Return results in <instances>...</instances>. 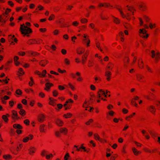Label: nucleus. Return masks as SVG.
<instances>
[{
	"label": "nucleus",
	"mask_w": 160,
	"mask_h": 160,
	"mask_svg": "<svg viewBox=\"0 0 160 160\" xmlns=\"http://www.w3.org/2000/svg\"><path fill=\"white\" fill-rule=\"evenodd\" d=\"M20 31L22 34L24 36L27 34L31 33L32 32V31L30 28L24 25V24H21L20 28Z\"/></svg>",
	"instance_id": "1"
},
{
	"label": "nucleus",
	"mask_w": 160,
	"mask_h": 160,
	"mask_svg": "<svg viewBox=\"0 0 160 160\" xmlns=\"http://www.w3.org/2000/svg\"><path fill=\"white\" fill-rule=\"evenodd\" d=\"M89 53V51L88 50H87L82 56V64L84 65L86 63Z\"/></svg>",
	"instance_id": "2"
},
{
	"label": "nucleus",
	"mask_w": 160,
	"mask_h": 160,
	"mask_svg": "<svg viewBox=\"0 0 160 160\" xmlns=\"http://www.w3.org/2000/svg\"><path fill=\"white\" fill-rule=\"evenodd\" d=\"M147 109L152 114H155L156 109L154 106L153 105L149 106L147 107Z\"/></svg>",
	"instance_id": "3"
},
{
	"label": "nucleus",
	"mask_w": 160,
	"mask_h": 160,
	"mask_svg": "<svg viewBox=\"0 0 160 160\" xmlns=\"http://www.w3.org/2000/svg\"><path fill=\"white\" fill-rule=\"evenodd\" d=\"M138 6L139 9L142 11H144L147 10V7L146 6V4L144 2H141L140 3Z\"/></svg>",
	"instance_id": "4"
},
{
	"label": "nucleus",
	"mask_w": 160,
	"mask_h": 160,
	"mask_svg": "<svg viewBox=\"0 0 160 160\" xmlns=\"http://www.w3.org/2000/svg\"><path fill=\"white\" fill-rule=\"evenodd\" d=\"M39 129L40 132L45 133L47 130V128L45 124H42L39 126Z\"/></svg>",
	"instance_id": "5"
},
{
	"label": "nucleus",
	"mask_w": 160,
	"mask_h": 160,
	"mask_svg": "<svg viewBox=\"0 0 160 160\" xmlns=\"http://www.w3.org/2000/svg\"><path fill=\"white\" fill-rule=\"evenodd\" d=\"M136 78L137 80L139 82H143L145 81V77L142 75L137 74Z\"/></svg>",
	"instance_id": "6"
},
{
	"label": "nucleus",
	"mask_w": 160,
	"mask_h": 160,
	"mask_svg": "<svg viewBox=\"0 0 160 160\" xmlns=\"http://www.w3.org/2000/svg\"><path fill=\"white\" fill-rule=\"evenodd\" d=\"M112 75V73L109 71H106L105 73V76L106 77V79L107 81L110 80Z\"/></svg>",
	"instance_id": "7"
},
{
	"label": "nucleus",
	"mask_w": 160,
	"mask_h": 160,
	"mask_svg": "<svg viewBox=\"0 0 160 160\" xmlns=\"http://www.w3.org/2000/svg\"><path fill=\"white\" fill-rule=\"evenodd\" d=\"M33 138V136L32 134H29L28 136L22 139V142H27L29 140H32Z\"/></svg>",
	"instance_id": "8"
},
{
	"label": "nucleus",
	"mask_w": 160,
	"mask_h": 160,
	"mask_svg": "<svg viewBox=\"0 0 160 160\" xmlns=\"http://www.w3.org/2000/svg\"><path fill=\"white\" fill-rule=\"evenodd\" d=\"M12 115L14 116H12V118L13 119H16L17 120H18L20 119V118L18 117V114L17 112L15 110H12Z\"/></svg>",
	"instance_id": "9"
},
{
	"label": "nucleus",
	"mask_w": 160,
	"mask_h": 160,
	"mask_svg": "<svg viewBox=\"0 0 160 160\" xmlns=\"http://www.w3.org/2000/svg\"><path fill=\"white\" fill-rule=\"evenodd\" d=\"M138 67L140 69H143V68L144 64L142 59L140 58L138 59Z\"/></svg>",
	"instance_id": "10"
},
{
	"label": "nucleus",
	"mask_w": 160,
	"mask_h": 160,
	"mask_svg": "<svg viewBox=\"0 0 160 160\" xmlns=\"http://www.w3.org/2000/svg\"><path fill=\"white\" fill-rule=\"evenodd\" d=\"M45 119V116L43 114H40L38 116V120L40 122H42Z\"/></svg>",
	"instance_id": "11"
},
{
	"label": "nucleus",
	"mask_w": 160,
	"mask_h": 160,
	"mask_svg": "<svg viewBox=\"0 0 160 160\" xmlns=\"http://www.w3.org/2000/svg\"><path fill=\"white\" fill-rule=\"evenodd\" d=\"M105 92L102 89H99L98 92V98H100L102 96L105 95Z\"/></svg>",
	"instance_id": "12"
},
{
	"label": "nucleus",
	"mask_w": 160,
	"mask_h": 160,
	"mask_svg": "<svg viewBox=\"0 0 160 160\" xmlns=\"http://www.w3.org/2000/svg\"><path fill=\"white\" fill-rule=\"evenodd\" d=\"M85 49L82 47L78 48L76 50L77 53L79 55L82 54L85 52Z\"/></svg>",
	"instance_id": "13"
},
{
	"label": "nucleus",
	"mask_w": 160,
	"mask_h": 160,
	"mask_svg": "<svg viewBox=\"0 0 160 160\" xmlns=\"http://www.w3.org/2000/svg\"><path fill=\"white\" fill-rule=\"evenodd\" d=\"M29 153L31 155H33L35 153L36 148L33 147H31L28 149Z\"/></svg>",
	"instance_id": "14"
},
{
	"label": "nucleus",
	"mask_w": 160,
	"mask_h": 160,
	"mask_svg": "<svg viewBox=\"0 0 160 160\" xmlns=\"http://www.w3.org/2000/svg\"><path fill=\"white\" fill-rule=\"evenodd\" d=\"M114 67V65L113 63L112 62H109L107 65L106 67L107 71L109 70H112Z\"/></svg>",
	"instance_id": "15"
},
{
	"label": "nucleus",
	"mask_w": 160,
	"mask_h": 160,
	"mask_svg": "<svg viewBox=\"0 0 160 160\" xmlns=\"http://www.w3.org/2000/svg\"><path fill=\"white\" fill-rule=\"evenodd\" d=\"M55 122V123L59 127H61L62 126L63 124V121L58 119H57L56 120Z\"/></svg>",
	"instance_id": "16"
},
{
	"label": "nucleus",
	"mask_w": 160,
	"mask_h": 160,
	"mask_svg": "<svg viewBox=\"0 0 160 160\" xmlns=\"http://www.w3.org/2000/svg\"><path fill=\"white\" fill-rule=\"evenodd\" d=\"M53 84L50 82H47L45 84V86L46 88H45L44 89L46 91H48L50 88L53 86Z\"/></svg>",
	"instance_id": "17"
},
{
	"label": "nucleus",
	"mask_w": 160,
	"mask_h": 160,
	"mask_svg": "<svg viewBox=\"0 0 160 160\" xmlns=\"http://www.w3.org/2000/svg\"><path fill=\"white\" fill-rule=\"evenodd\" d=\"M48 63V61L46 60H41L39 62L40 65L42 67H44Z\"/></svg>",
	"instance_id": "18"
},
{
	"label": "nucleus",
	"mask_w": 160,
	"mask_h": 160,
	"mask_svg": "<svg viewBox=\"0 0 160 160\" xmlns=\"http://www.w3.org/2000/svg\"><path fill=\"white\" fill-rule=\"evenodd\" d=\"M130 60L128 57H126L124 58V64L125 67H127L128 64Z\"/></svg>",
	"instance_id": "19"
},
{
	"label": "nucleus",
	"mask_w": 160,
	"mask_h": 160,
	"mask_svg": "<svg viewBox=\"0 0 160 160\" xmlns=\"http://www.w3.org/2000/svg\"><path fill=\"white\" fill-rule=\"evenodd\" d=\"M13 127L15 129H22L23 128L22 126L19 124H14L13 125Z\"/></svg>",
	"instance_id": "20"
},
{
	"label": "nucleus",
	"mask_w": 160,
	"mask_h": 160,
	"mask_svg": "<svg viewBox=\"0 0 160 160\" xmlns=\"http://www.w3.org/2000/svg\"><path fill=\"white\" fill-rule=\"evenodd\" d=\"M139 36L143 38V40H146L149 37V34H139Z\"/></svg>",
	"instance_id": "21"
},
{
	"label": "nucleus",
	"mask_w": 160,
	"mask_h": 160,
	"mask_svg": "<svg viewBox=\"0 0 160 160\" xmlns=\"http://www.w3.org/2000/svg\"><path fill=\"white\" fill-rule=\"evenodd\" d=\"M160 33V28H157L153 31V34L155 36H157Z\"/></svg>",
	"instance_id": "22"
},
{
	"label": "nucleus",
	"mask_w": 160,
	"mask_h": 160,
	"mask_svg": "<svg viewBox=\"0 0 160 160\" xmlns=\"http://www.w3.org/2000/svg\"><path fill=\"white\" fill-rule=\"evenodd\" d=\"M118 36L120 37L121 41L123 42L124 41V34L123 32H120L118 33Z\"/></svg>",
	"instance_id": "23"
},
{
	"label": "nucleus",
	"mask_w": 160,
	"mask_h": 160,
	"mask_svg": "<svg viewBox=\"0 0 160 160\" xmlns=\"http://www.w3.org/2000/svg\"><path fill=\"white\" fill-rule=\"evenodd\" d=\"M76 75L79 77L77 79V81L78 82H82L83 79L81 77V75L80 73L79 72H77L76 73Z\"/></svg>",
	"instance_id": "24"
},
{
	"label": "nucleus",
	"mask_w": 160,
	"mask_h": 160,
	"mask_svg": "<svg viewBox=\"0 0 160 160\" xmlns=\"http://www.w3.org/2000/svg\"><path fill=\"white\" fill-rule=\"evenodd\" d=\"M132 150L134 154L136 156H138L141 153V152L138 151L135 148H133Z\"/></svg>",
	"instance_id": "25"
},
{
	"label": "nucleus",
	"mask_w": 160,
	"mask_h": 160,
	"mask_svg": "<svg viewBox=\"0 0 160 160\" xmlns=\"http://www.w3.org/2000/svg\"><path fill=\"white\" fill-rule=\"evenodd\" d=\"M60 132L61 133L66 135L68 132V129L66 128H61L60 129Z\"/></svg>",
	"instance_id": "26"
},
{
	"label": "nucleus",
	"mask_w": 160,
	"mask_h": 160,
	"mask_svg": "<svg viewBox=\"0 0 160 160\" xmlns=\"http://www.w3.org/2000/svg\"><path fill=\"white\" fill-rule=\"evenodd\" d=\"M94 138L96 140H98L99 141L101 142H102V139L100 138L98 134V133H95L94 134Z\"/></svg>",
	"instance_id": "27"
},
{
	"label": "nucleus",
	"mask_w": 160,
	"mask_h": 160,
	"mask_svg": "<svg viewBox=\"0 0 160 160\" xmlns=\"http://www.w3.org/2000/svg\"><path fill=\"white\" fill-rule=\"evenodd\" d=\"M156 23H153L150 22L149 23V27L151 29H152L156 28Z\"/></svg>",
	"instance_id": "28"
},
{
	"label": "nucleus",
	"mask_w": 160,
	"mask_h": 160,
	"mask_svg": "<svg viewBox=\"0 0 160 160\" xmlns=\"http://www.w3.org/2000/svg\"><path fill=\"white\" fill-rule=\"evenodd\" d=\"M35 39H32L28 40L27 42V44L32 45L35 44Z\"/></svg>",
	"instance_id": "29"
},
{
	"label": "nucleus",
	"mask_w": 160,
	"mask_h": 160,
	"mask_svg": "<svg viewBox=\"0 0 160 160\" xmlns=\"http://www.w3.org/2000/svg\"><path fill=\"white\" fill-rule=\"evenodd\" d=\"M18 74H17L19 76H22L24 74V72H23V70L22 68H19L18 72Z\"/></svg>",
	"instance_id": "30"
},
{
	"label": "nucleus",
	"mask_w": 160,
	"mask_h": 160,
	"mask_svg": "<svg viewBox=\"0 0 160 160\" xmlns=\"http://www.w3.org/2000/svg\"><path fill=\"white\" fill-rule=\"evenodd\" d=\"M160 59V53L159 52L156 53L155 57V62L157 63Z\"/></svg>",
	"instance_id": "31"
},
{
	"label": "nucleus",
	"mask_w": 160,
	"mask_h": 160,
	"mask_svg": "<svg viewBox=\"0 0 160 160\" xmlns=\"http://www.w3.org/2000/svg\"><path fill=\"white\" fill-rule=\"evenodd\" d=\"M145 67L148 72L151 73H153V70L152 68L149 67L148 65H146Z\"/></svg>",
	"instance_id": "32"
},
{
	"label": "nucleus",
	"mask_w": 160,
	"mask_h": 160,
	"mask_svg": "<svg viewBox=\"0 0 160 160\" xmlns=\"http://www.w3.org/2000/svg\"><path fill=\"white\" fill-rule=\"evenodd\" d=\"M94 65V62L91 60H89L88 62V67L90 68L93 66Z\"/></svg>",
	"instance_id": "33"
},
{
	"label": "nucleus",
	"mask_w": 160,
	"mask_h": 160,
	"mask_svg": "<svg viewBox=\"0 0 160 160\" xmlns=\"http://www.w3.org/2000/svg\"><path fill=\"white\" fill-rule=\"evenodd\" d=\"M149 98H150V101L153 100L155 98V95L153 93H151V92H149Z\"/></svg>",
	"instance_id": "34"
},
{
	"label": "nucleus",
	"mask_w": 160,
	"mask_h": 160,
	"mask_svg": "<svg viewBox=\"0 0 160 160\" xmlns=\"http://www.w3.org/2000/svg\"><path fill=\"white\" fill-rule=\"evenodd\" d=\"M29 53L32 55V56L34 57H36V56H38L39 55V53L35 52H32V51H30L29 52Z\"/></svg>",
	"instance_id": "35"
},
{
	"label": "nucleus",
	"mask_w": 160,
	"mask_h": 160,
	"mask_svg": "<svg viewBox=\"0 0 160 160\" xmlns=\"http://www.w3.org/2000/svg\"><path fill=\"white\" fill-rule=\"evenodd\" d=\"M113 22L116 24H119L120 23V20L118 18L114 17L113 19Z\"/></svg>",
	"instance_id": "36"
},
{
	"label": "nucleus",
	"mask_w": 160,
	"mask_h": 160,
	"mask_svg": "<svg viewBox=\"0 0 160 160\" xmlns=\"http://www.w3.org/2000/svg\"><path fill=\"white\" fill-rule=\"evenodd\" d=\"M4 159L6 160H9L12 158V157L11 155L9 154L5 155L3 157Z\"/></svg>",
	"instance_id": "37"
},
{
	"label": "nucleus",
	"mask_w": 160,
	"mask_h": 160,
	"mask_svg": "<svg viewBox=\"0 0 160 160\" xmlns=\"http://www.w3.org/2000/svg\"><path fill=\"white\" fill-rule=\"evenodd\" d=\"M19 114L22 116H23L26 115V112L24 109H20V111L19 112Z\"/></svg>",
	"instance_id": "38"
},
{
	"label": "nucleus",
	"mask_w": 160,
	"mask_h": 160,
	"mask_svg": "<svg viewBox=\"0 0 160 160\" xmlns=\"http://www.w3.org/2000/svg\"><path fill=\"white\" fill-rule=\"evenodd\" d=\"M104 7L106 8L110 7V8L111 9L113 8V6H111L110 4L109 3L105 2L104 3Z\"/></svg>",
	"instance_id": "39"
},
{
	"label": "nucleus",
	"mask_w": 160,
	"mask_h": 160,
	"mask_svg": "<svg viewBox=\"0 0 160 160\" xmlns=\"http://www.w3.org/2000/svg\"><path fill=\"white\" fill-rule=\"evenodd\" d=\"M72 116V114L71 113H68L63 115V116L66 118H70Z\"/></svg>",
	"instance_id": "40"
},
{
	"label": "nucleus",
	"mask_w": 160,
	"mask_h": 160,
	"mask_svg": "<svg viewBox=\"0 0 160 160\" xmlns=\"http://www.w3.org/2000/svg\"><path fill=\"white\" fill-rule=\"evenodd\" d=\"M84 42H87V47H88L90 46L89 44L90 42V40L89 39L87 38H85L83 40Z\"/></svg>",
	"instance_id": "41"
},
{
	"label": "nucleus",
	"mask_w": 160,
	"mask_h": 160,
	"mask_svg": "<svg viewBox=\"0 0 160 160\" xmlns=\"http://www.w3.org/2000/svg\"><path fill=\"white\" fill-rule=\"evenodd\" d=\"M35 44H40L42 42V40L40 39H35Z\"/></svg>",
	"instance_id": "42"
},
{
	"label": "nucleus",
	"mask_w": 160,
	"mask_h": 160,
	"mask_svg": "<svg viewBox=\"0 0 160 160\" xmlns=\"http://www.w3.org/2000/svg\"><path fill=\"white\" fill-rule=\"evenodd\" d=\"M139 34H142V33H143V34H147V31L144 28L140 29L139 30Z\"/></svg>",
	"instance_id": "43"
},
{
	"label": "nucleus",
	"mask_w": 160,
	"mask_h": 160,
	"mask_svg": "<svg viewBox=\"0 0 160 160\" xmlns=\"http://www.w3.org/2000/svg\"><path fill=\"white\" fill-rule=\"evenodd\" d=\"M2 118L5 122L7 123L8 122V119L5 115H3L2 116Z\"/></svg>",
	"instance_id": "44"
},
{
	"label": "nucleus",
	"mask_w": 160,
	"mask_h": 160,
	"mask_svg": "<svg viewBox=\"0 0 160 160\" xmlns=\"http://www.w3.org/2000/svg\"><path fill=\"white\" fill-rule=\"evenodd\" d=\"M143 18L146 22H149L150 20L149 18L146 15H144L143 16Z\"/></svg>",
	"instance_id": "45"
},
{
	"label": "nucleus",
	"mask_w": 160,
	"mask_h": 160,
	"mask_svg": "<svg viewBox=\"0 0 160 160\" xmlns=\"http://www.w3.org/2000/svg\"><path fill=\"white\" fill-rule=\"evenodd\" d=\"M15 92L17 94L19 95H21L22 94V90L19 89L16 90Z\"/></svg>",
	"instance_id": "46"
},
{
	"label": "nucleus",
	"mask_w": 160,
	"mask_h": 160,
	"mask_svg": "<svg viewBox=\"0 0 160 160\" xmlns=\"http://www.w3.org/2000/svg\"><path fill=\"white\" fill-rule=\"evenodd\" d=\"M113 8H116L119 12L122 10L121 7L118 5H116Z\"/></svg>",
	"instance_id": "47"
},
{
	"label": "nucleus",
	"mask_w": 160,
	"mask_h": 160,
	"mask_svg": "<svg viewBox=\"0 0 160 160\" xmlns=\"http://www.w3.org/2000/svg\"><path fill=\"white\" fill-rule=\"evenodd\" d=\"M58 94V91L56 90H54L52 92V95L54 97H56L57 96Z\"/></svg>",
	"instance_id": "48"
},
{
	"label": "nucleus",
	"mask_w": 160,
	"mask_h": 160,
	"mask_svg": "<svg viewBox=\"0 0 160 160\" xmlns=\"http://www.w3.org/2000/svg\"><path fill=\"white\" fill-rule=\"evenodd\" d=\"M49 104L53 107L55 106L56 105V103L54 102V100L50 101L49 102Z\"/></svg>",
	"instance_id": "49"
},
{
	"label": "nucleus",
	"mask_w": 160,
	"mask_h": 160,
	"mask_svg": "<svg viewBox=\"0 0 160 160\" xmlns=\"http://www.w3.org/2000/svg\"><path fill=\"white\" fill-rule=\"evenodd\" d=\"M64 62L67 65H68L70 64V61L67 58H65L64 59Z\"/></svg>",
	"instance_id": "50"
},
{
	"label": "nucleus",
	"mask_w": 160,
	"mask_h": 160,
	"mask_svg": "<svg viewBox=\"0 0 160 160\" xmlns=\"http://www.w3.org/2000/svg\"><path fill=\"white\" fill-rule=\"evenodd\" d=\"M131 103L132 105H134L136 107H138V104L136 103L134 99H132Z\"/></svg>",
	"instance_id": "51"
},
{
	"label": "nucleus",
	"mask_w": 160,
	"mask_h": 160,
	"mask_svg": "<svg viewBox=\"0 0 160 160\" xmlns=\"http://www.w3.org/2000/svg\"><path fill=\"white\" fill-rule=\"evenodd\" d=\"M24 123L27 126H28L29 125L30 121L28 119H26L23 121Z\"/></svg>",
	"instance_id": "52"
},
{
	"label": "nucleus",
	"mask_w": 160,
	"mask_h": 160,
	"mask_svg": "<svg viewBox=\"0 0 160 160\" xmlns=\"http://www.w3.org/2000/svg\"><path fill=\"white\" fill-rule=\"evenodd\" d=\"M55 18V16L54 14H52L51 16L49 17L48 20L49 21H51L54 20Z\"/></svg>",
	"instance_id": "53"
},
{
	"label": "nucleus",
	"mask_w": 160,
	"mask_h": 160,
	"mask_svg": "<svg viewBox=\"0 0 160 160\" xmlns=\"http://www.w3.org/2000/svg\"><path fill=\"white\" fill-rule=\"evenodd\" d=\"M73 7V6L72 5H68L66 7V10L67 11L71 10Z\"/></svg>",
	"instance_id": "54"
},
{
	"label": "nucleus",
	"mask_w": 160,
	"mask_h": 160,
	"mask_svg": "<svg viewBox=\"0 0 160 160\" xmlns=\"http://www.w3.org/2000/svg\"><path fill=\"white\" fill-rule=\"evenodd\" d=\"M88 22L87 19L83 18L81 20V22L82 23H87Z\"/></svg>",
	"instance_id": "55"
},
{
	"label": "nucleus",
	"mask_w": 160,
	"mask_h": 160,
	"mask_svg": "<svg viewBox=\"0 0 160 160\" xmlns=\"http://www.w3.org/2000/svg\"><path fill=\"white\" fill-rule=\"evenodd\" d=\"M4 68L6 70H9L10 67H9V65L8 64L6 63L4 65Z\"/></svg>",
	"instance_id": "56"
},
{
	"label": "nucleus",
	"mask_w": 160,
	"mask_h": 160,
	"mask_svg": "<svg viewBox=\"0 0 160 160\" xmlns=\"http://www.w3.org/2000/svg\"><path fill=\"white\" fill-rule=\"evenodd\" d=\"M93 120L92 119H90L88 121L86 122L85 124L87 125H89L92 122H93Z\"/></svg>",
	"instance_id": "57"
},
{
	"label": "nucleus",
	"mask_w": 160,
	"mask_h": 160,
	"mask_svg": "<svg viewBox=\"0 0 160 160\" xmlns=\"http://www.w3.org/2000/svg\"><path fill=\"white\" fill-rule=\"evenodd\" d=\"M47 73V71L46 70H43L42 72V73L41 76L43 77H45V76L46 74Z\"/></svg>",
	"instance_id": "58"
},
{
	"label": "nucleus",
	"mask_w": 160,
	"mask_h": 160,
	"mask_svg": "<svg viewBox=\"0 0 160 160\" xmlns=\"http://www.w3.org/2000/svg\"><path fill=\"white\" fill-rule=\"evenodd\" d=\"M128 10L131 12H132L133 11H136V10L132 7L130 6L129 7V8H127Z\"/></svg>",
	"instance_id": "59"
},
{
	"label": "nucleus",
	"mask_w": 160,
	"mask_h": 160,
	"mask_svg": "<svg viewBox=\"0 0 160 160\" xmlns=\"http://www.w3.org/2000/svg\"><path fill=\"white\" fill-rule=\"evenodd\" d=\"M53 157V155L50 153L49 155H47L46 156V158L47 159H49L50 158H52Z\"/></svg>",
	"instance_id": "60"
},
{
	"label": "nucleus",
	"mask_w": 160,
	"mask_h": 160,
	"mask_svg": "<svg viewBox=\"0 0 160 160\" xmlns=\"http://www.w3.org/2000/svg\"><path fill=\"white\" fill-rule=\"evenodd\" d=\"M15 131L14 129L13 128H11L10 129V133L11 135H13L14 134Z\"/></svg>",
	"instance_id": "61"
},
{
	"label": "nucleus",
	"mask_w": 160,
	"mask_h": 160,
	"mask_svg": "<svg viewBox=\"0 0 160 160\" xmlns=\"http://www.w3.org/2000/svg\"><path fill=\"white\" fill-rule=\"evenodd\" d=\"M11 11V9L8 8H7L6 9L5 11V14L6 15H8L10 12Z\"/></svg>",
	"instance_id": "62"
},
{
	"label": "nucleus",
	"mask_w": 160,
	"mask_h": 160,
	"mask_svg": "<svg viewBox=\"0 0 160 160\" xmlns=\"http://www.w3.org/2000/svg\"><path fill=\"white\" fill-rule=\"evenodd\" d=\"M47 153V151L45 150H43L41 152V155L42 157H44Z\"/></svg>",
	"instance_id": "63"
},
{
	"label": "nucleus",
	"mask_w": 160,
	"mask_h": 160,
	"mask_svg": "<svg viewBox=\"0 0 160 160\" xmlns=\"http://www.w3.org/2000/svg\"><path fill=\"white\" fill-rule=\"evenodd\" d=\"M79 22H78L77 21H75L72 22V25L74 26L77 27L79 25Z\"/></svg>",
	"instance_id": "64"
}]
</instances>
